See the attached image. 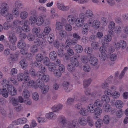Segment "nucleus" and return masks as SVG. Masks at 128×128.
<instances>
[{"mask_svg":"<svg viewBox=\"0 0 128 128\" xmlns=\"http://www.w3.org/2000/svg\"><path fill=\"white\" fill-rule=\"evenodd\" d=\"M117 89L116 86H112L110 87V89H108V92L107 91V93L108 94L110 95V96L114 98H118L120 96V94L119 92L116 91Z\"/></svg>","mask_w":128,"mask_h":128,"instance_id":"obj_1","label":"nucleus"},{"mask_svg":"<svg viewBox=\"0 0 128 128\" xmlns=\"http://www.w3.org/2000/svg\"><path fill=\"white\" fill-rule=\"evenodd\" d=\"M96 106L93 104H89L88 108L89 112L91 113H94L97 116H99L102 113V110L101 108H95Z\"/></svg>","mask_w":128,"mask_h":128,"instance_id":"obj_2","label":"nucleus"},{"mask_svg":"<svg viewBox=\"0 0 128 128\" xmlns=\"http://www.w3.org/2000/svg\"><path fill=\"white\" fill-rule=\"evenodd\" d=\"M64 24L60 22H57L56 23V29L60 30L59 32V38L60 40H62L64 37Z\"/></svg>","mask_w":128,"mask_h":128,"instance_id":"obj_3","label":"nucleus"},{"mask_svg":"<svg viewBox=\"0 0 128 128\" xmlns=\"http://www.w3.org/2000/svg\"><path fill=\"white\" fill-rule=\"evenodd\" d=\"M79 17V18H76L75 24L77 27L80 28L84 24V19L85 18L84 14L82 12L80 13Z\"/></svg>","mask_w":128,"mask_h":128,"instance_id":"obj_4","label":"nucleus"},{"mask_svg":"<svg viewBox=\"0 0 128 128\" xmlns=\"http://www.w3.org/2000/svg\"><path fill=\"white\" fill-rule=\"evenodd\" d=\"M103 46H101L99 49L100 51L101 54L100 56V60L102 61H104L106 59V53L107 52V50L106 47L104 46V45H102Z\"/></svg>","mask_w":128,"mask_h":128,"instance_id":"obj_5","label":"nucleus"},{"mask_svg":"<svg viewBox=\"0 0 128 128\" xmlns=\"http://www.w3.org/2000/svg\"><path fill=\"white\" fill-rule=\"evenodd\" d=\"M36 75L38 77L42 80V81L47 82L49 81V76L42 72L40 71H38L36 73Z\"/></svg>","mask_w":128,"mask_h":128,"instance_id":"obj_6","label":"nucleus"},{"mask_svg":"<svg viewBox=\"0 0 128 128\" xmlns=\"http://www.w3.org/2000/svg\"><path fill=\"white\" fill-rule=\"evenodd\" d=\"M0 14L2 16H5L8 10V5L6 3H3L0 6Z\"/></svg>","mask_w":128,"mask_h":128,"instance_id":"obj_7","label":"nucleus"},{"mask_svg":"<svg viewBox=\"0 0 128 128\" xmlns=\"http://www.w3.org/2000/svg\"><path fill=\"white\" fill-rule=\"evenodd\" d=\"M8 40V42L12 44H14L16 42L17 40V38L14 31H12L9 32Z\"/></svg>","mask_w":128,"mask_h":128,"instance_id":"obj_8","label":"nucleus"},{"mask_svg":"<svg viewBox=\"0 0 128 128\" xmlns=\"http://www.w3.org/2000/svg\"><path fill=\"white\" fill-rule=\"evenodd\" d=\"M126 46V42L123 40H120L119 42H116L114 44V47L117 50L119 49L120 48H124Z\"/></svg>","mask_w":128,"mask_h":128,"instance_id":"obj_9","label":"nucleus"},{"mask_svg":"<svg viewBox=\"0 0 128 128\" xmlns=\"http://www.w3.org/2000/svg\"><path fill=\"white\" fill-rule=\"evenodd\" d=\"M85 16L89 19L87 21V23L90 25L92 22V19L93 18L94 14L92 11L90 10H86L85 12Z\"/></svg>","mask_w":128,"mask_h":128,"instance_id":"obj_10","label":"nucleus"},{"mask_svg":"<svg viewBox=\"0 0 128 128\" xmlns=\"http://www.w3.org/2000/svg\"><path fill=\"white\" fill-rule=\"evenodd\" d=\"M111 104L112 106H116L118 109L122 108L124 106V104L122 101L120 100H112L111 102Z\"/></svg>","mask_w":128,"mask_h":128,"instance_id":"obj_11","label":"nucleus"},{"mask_svg":"<svg viewBox=\"0 0 128 128\" xmlns=\"http://www.w3.org/2000/svg\"><path fill=\"white\" fill-rule=\"evenodd\" d=\"M88 23L84 24L82 26L81 30L82 33L84 35H87L88 33L90 30V25Z\"/></svg>","mask_w":128,"mask_h":128,"instance_id":"obj_12","label":"nucleus"},{"mask_svg":"<svg viewBox=\"0 0 128 128\" xmlns=\"http://www.w3.org/2000/svg\"><path fill=\"white\" fill-rule=\"evenodd\" d=\"M108 89L106 90L104 92V94L102 95L101 98L102 101L106 103H108L110 101V99L109 96H110V95H108L107 93L108 91Z\"/></svg>","mask_w":128,"mask_h":128,"instance_id":"obj_13","label":"nucleus"},{"mask_svg":"<svg viewBox=\"0 0 128 128\" xmlns=\"http://www.w3.org/2000/svg\"><path fill=\"white\" fill-rule=\"evenodd\" d=\"M89 60L91 64L94 66H96V69L99 68V66L98 65V60L96 57H94L91 54Z\"/></svg>","mask_w":128,"mask_h":128,"instance_id":"obj_14","label":"nucleus"},{"mask_svg":"<svg viewBox=\"0 0 128 128\" xmlns=\"http://www.w3.org/2000/svg\"><path fill=\"white\" fill-rule=\"evenodd\" d=\"M34 43L36 46H38L39 47L42 48H44L46 45V42H43L41 41L38 38H36L35 40Z\"/></svg>","mask_w":128,"mask_h":128,"instance_id":"obj_15","label":"nucleus"},{"mask_svg":"<svg viewBox=\"0 0 128 128\" xmlns=\"http://www.w3.org/2000/svg\"><path fill=\"white\" fill-rule=\"evenodd\" d=\"M115 24L112 21L109 22L108 26V28L109 30L108 31V33L110 35H112L114 33V32L113 31L115 28Z\"/></svg>","mask_w":128,"mask_h":128,"instance_id":"obj_16","label":"nucleus"},{"mask_svg":"<svg viewBox=\"0 0 128 128\" xmlns=\"http://www.w3.org/2000/svg\"><path fill=\"white\" fill-rule=\"evenodd\" d=\"M10 94L12 96L16 95L17 93V90L14 86L12 85L7 88Z\"/></svg>","mask_w":128,"mask_h":128,"instance_id":"obj_17","label":"nucleus"},{"mask_svg":"<svg viewBox=\"0 0 128 128\" xmlns=\"http://www.w3.org/2000/svg\"><path fill=\"white\" fill-rule=\"evenodd\" d=\"M110 34L106 35L104 37L102 41V45H105L110 42L112 40V37Z\"/></svg>","mask_w":128,"mask_h":128,"instance_id":"obj_18","label":"nucleus"},{"mask_svg":"<svg viewBox=\"0 0 128 128\" xmlns=\"http://www.w3.org/2000/svg\"><path fill=\"white\" fill-rule=\"evenodd\" d=\"M67 123L68 124V125H70L71 126L74 128L75 127L77 128L79 126L78 120H70Z\"/></svg>","mask_w":128,"mask_h":128,"instance_id":"obj_19","label":"nucleus"},{"mask_svg":"<svg viewBox=\"0 0 128 128\" xmlns=\"http://www.w3.org/2000/svg\"><path fill=\"white\" fill-rule=\"evenodd\" d=\"M22 22L21 21H19L17 20H16L12 22L10 26V28L12 30H14L15 28L19 24H22Z\"/></svg>","mask_w":128,"mask_h":128,"instance_id":"obj_20","label":"nucleus"},{"mask_svg":"<svg viewBox=\"0 0 128 128\" xmlns=\"http://www.w3.org/2000/svg\"><path fill=\"white\" fill-rule=\"evenodd\" d=\"M102 109L105 112H108L111 110L112 107L109 104H104L103 106Z\"/></svg>","mask_w":128,"mask_h":128,"instance_id":"obj_21","label":"nucleus"},{"mask_svg":"<svg viewBox=\"0 0 128 128\" xmlns=\"http://www.w3.org/2000/svg\"><path fill=\"white\" fill-rule=\"evenodd\" d=\"M76 18L72 15L69 16L67 18V20L68 22L72 24H75Z\"/></svg>","mask_w":128,"mask_h":128,"instance_id":"obj_22","label":"nucleus"},{"mask_svg":"<svg viewBox=\"0 0 128 128\" xmlns=\"http://www.w3.org/2000/svg\"><path fill=\"white\" fill-rule=\"evenodd\" d=\"M64 45L62 43L60 44V48L58 50V55L60 57L64 56Z\"/></svg>","mask_w":128,"mask_h":128,"instance_id":"obj_23","label":"nucleus"},{"mask_svg":"<svg viewBox=\"0 0 128 128\" xmlns=\"http://www.w3.org/2000/svg\"><path fill=\"white\" fill-rule=\"evenodd\" d=\"M50 30L51 29L50 27L46 26L44 28V32L42 33V36L44 38H46V36L48 35V34Z\"/></svg>","mask_w":128,"mask_h":128,"instance_id":"obj_24","label":"nucleus"},{"mask_svg":"<svg viewBox=\"0 0 128 128\" xmlns=\"http://www.w3.org/2000/svg\"><path fill=\"white\" fill-rule=\"evenodd\" d=\"M94 105L96 108H100L103 105L102 102L100 100L97 99L94 101Z\"/></svg>","mask_w":128,"mask_h":128,"instance_id":"obj_25","label":"nucleus"},{"mask_svg":"<svg viewBox=\"0 0 128 128\" xmlns=\"http://www.w3.org/2000/svg\"><path fill=\"white\" fill-rule=\"evenodd\" d=\"M77 41L76 40L72 39L71 40L70 39H68L66 40V44L67 46L71 44L74 45L77 43Z\"/></svg>","mask_w":128,"mask_h":128,"instance_id":"obj_26","label":"nucleus"},{"mask_svg":"<svg viewBox=\"0 0 128 128\" xmlns=\"http://www.w3.org/2000/svg\"><path fill=\"white\" fill-rule=\"evenodd\" d=\"M62 105L61 104L54 105L52 107V109L54 112L59 111L62 108Z\"/></svg>","mask_w":128,"mask_h":128,"instance_id":"obj_27","label":"nucleus"},{"mask_svg":"<svg viewBox=\"0 0 128 128\" xmlns=\"http://www.w3.org/2000/svg\"><path fill=\"white\" fill-rule=\"evenodd\" d=\"M71 63L72 65L75 67L78 66L79 65V62L78 60L74 57L71 58Z\"/></svg>","mask_w":128,"mask_h":128,"instance_id":"obj_28","label":"nucleus"},{"mask_svg":"<svg viewBox=\"0 0 128 128\" xmlns=\"http://www.w3.org/2000/svg\"><path fill=\"white\" fill-rule=\"evenodd\" d=\"M92 24V26L96 29H98L100 25V22L98 20H94Z\"/></svg>","mask_w":128,"mask_h":128,"instance_id":"obj_29","label":"nucleus"},{"mask_svg":"<svg viewBox=\"0 0 128 128\" xmlns=\"http://www.w3.org/2000/svg\"><path fill=\"white\" fill-rule=\"evenodd\" d=\"M44 22V20L43 18L40 16L38 17L36 21V23L37 25L38 26L42 25Z\"/></svg>","mask_w":128,"mask_h":128,"instance_id":"obj_30","label":"nucleus"},{"mask_svg":"<svg viewBox=\"0 0 128 128\" xmlns=\"http://www.w3.org/2000/svg\"><path fill=\"white\" fill-rule=\"evenodd\" d=\"M18 47L20 48H25L26 44L25 42L22 40H20L17 44Z\"/></svg>","mask_w":128,"mask_h":128,"instance_id":"obj_31","label":"nucleus"},{"mask_svg":"<svg viewBox=\"0 0 128 128\" xmlns=\"http://www.w3.org/2000/svg\"><path fill=\"white\" fill-rule=\"evenodd\" d=\"M88 109L85 108H82L79 112V113L82 116H86L88 114Z\"/></svg>","mask_w":128,"mask_h":128,"instance_id":"obj_32","label":"nucleus"},{"mask_svg":"<svg viewBox=\"0 0 128 128\" xmlns=\"http://www.w3.org/2000/svg\"><path fill=\"white\" fill-rule=\"evenodd\" d=\"M9 101L14 106H16L18 104L17 100H16L12 96L9 97Z\"/></svg>","mask_w":128,"mask_h":128,"instance_id":"obj_33","label":"nucleus"},{"mask_svg":"<svg viewBox=\"0 0 128 128\" xmlns=\"http://www.w3.org/2000/svg\"><path fill=\"white\" fill-rule=\"evenodd\" d=\"M49 57L50 60H54L56 58L57 54L55 52L52 51L50 53Z\"/></svg>","mask_w":128,"mask_h":128,"instance_id":"obj_34","label":"nucleus"},{"mask_svg":"<svg viewBox=\"0 0 128 128\" xmlns=\"http://www.w3.org/2000/svg\"><path fill=\"white\" fill-rule=\"evenodd\" d=\"M92 80L90 78H88L84 80L83 82V86L85 88L88 87L91 84Z\"/></svg>","mask_w":128,"mask_h":128,"instance_id":"obj_35","label":"nucleus"},{"mask_svg":"<svg viewBox=\"0 0 128 128\" xmlns=\"http://www.w3.org/2000/svg\"><path fill=\"white\" fill-rule=\"evenodd\" d=\"M46 38L47 40L50 43H51L53 42L54 40V34L52 33L46 36Z\"/></svg>","mask_w":128,"mask_h":128,"instance_id":"obj_36","label":"nucleus"},{"mask_svg":"<svg viewBox=\"0 0 128 128\" xmlns=\"http://www.w3.org/2000/svg\"><path fill=\"white\" fill-rule=\"evenodd\" d=\"M89 57L88 56H85L84 55L82 56L80 60L82 62L84 63H87L88 62L89 60Z\"/></svg>","mask_w":128,"mask_h":128,"instance_id":"obj_37","label":"nucleus"},{"mask_svg":"<svg viewBox=\"0 0 128 128\" xmlns=\"http://www.w3.org/2000/svg\"><path fill=\"white\" fill-rule=\"evenodd\" d=\"M91 46L92 49L97 50L98 49L100 46L98 42H93L91 44Z\"/></svg>","mask_w":128,"mask_h":128,"instance_id":"obj_38","label":"nucleus"},{"mask_svg":"<svg viewBox=\"0 0 128 128\" xmlns=\"http://www.w3.org/2000/svg\"><path fill=\"white\" fill-rule=\"evenodd\" d=\"M26 24L27 22H24L23 25V26L22 27V30L25 32H28L30 31V29L29 28L28 26L26 25Z\"/></svg>","mask_w":128,"mask_h":128,"instance_id":"obj_39","label":"nucleus"},{"mask_svg":"<svg viewBox=\"0 0 128 128\" xmlns=\"http://www.w3.org/2000/svg\"><path fill=\"white\" fill-rule=\"evenodd\" d=\"M74 49L76 52L78 53H81L83 50V48L82 46L78 44H77L75 46Z\"/></svg>","mask_w":128,"mask_h":128,"instance_id":"obj_40","label":"nucleus"},{"mask_svg":"<svg viewBox=\"0 0 128 128\" xmlns=\"http://www.w3.org/2000/svg\"><path fill=\"white\" fill-rule=\"evenodd\" d=\"M14 44H12L11 43L10 44L8 41L6 42V45L8 46H9V48L10 49L12 50H15L16 48V46Z\"/></svg>","mask_w":128,"mask_h":128,"instance_id":"obj_41","label":"nucleus"},{"mask_svg":"<svg viewBox=\"0 0 128 128\" xmlns=\"http://www.w3.org/2000/svg\"><path fill=\"white\" fill-rule=\"evenodd\" d=\"M2 84L4 87H5L6 88H7V89L8 88L10 87V86H12V85L10 84L8 80L6 79L4 80H2Z\"/></svg>","mask_w":128,"mask_h":128,"instance_id":"obj_42","label":"nucleus"},{"mask_svg":"<svg viewBox=\"0 0 128 128\" xmlns=\"http://www.w3.org/2000/svg\"><path fill=\"white\" fill-rule=\"evenodd\" d=\"M6 15L4 16H6V18L7 21L8 22H10L12 20V15L11 14L7 12L6 14Z\"/></svg>","mask_w":128,"mask_h":128,"instance_id":"obj_43","label":"nucleus"},{"mask_svg":"<svg viewBox=\"0 0 128 128\" xmlns=\"http://www.w3.org/2000/svg\"><path fill=\"white\" fill-rule=\"evenodd\" d=\"M28 40L30 41H33L36 38L34 34L29 33L27 36Z\"/></svg>","mask_w":128,"mask_h":128,"instance_id":"obj_44","label":"nucleus"},{"mask_svg":"<svg viewBox=\"0 0 128 128\" xmlns=\"http://www.w3.org/2000/svg\"><path fill=\"white\" fill-rule=\"evenodd\" d=\"M15 5L16 7L19 9H21L23 7V5L22 2L19 0L15 2Z\"/></svg>","mask_w":128,"mask_h":128,"instance_id":"obj_45","label":"nucleus"},{"mask_svg":"<svg viewBox=\"0 0 128 128\" xmlns=\"http://www.w3.org/2000/svg\"><path fill=\"white\" fill-rule=\"evenodd\" d=\"M8 80L9 82L13 84L14 85H17L18 84L16 79L13 78H9Z\"/></svg>","mask_w":128,"mask_h":128,"instance_id":"obj_46","label":"nucleus"},{"mask_svg":"<svg viewBox=\"0 0 128 128\" xmlns=\"http://www.w3.org/2000/svg\"><path fill=\"white\" fill-rule=\"evenodd\" d=\"M100 22L102 25L104 26H106L108 22L107 19L105 17H102L101 18Z\"/></svg>","mask_w":128,"mask_h":128,"instance_id":"obj_47","label":"nucleus"},{"mask_svg":"<svg viewBox=\"0 0 128 128\" xmlns=\"http://www.w3.org/2000/svg\"><path fill=\"white\" fill-rule=\"evenodd\" d=\"M37 84L39 88H42L44 87V84L43 82L40 81L39 80H36Z\"/></svg>","mask_w":128,"mask_h":128,"instance_id":"obj_48","label":"nucleus"},{"mask_svg":"<svg viewBox=\"0 0 128 128\" xmlns=\"http://www.w3.org/2000/svg\"><path fill=\"white\" fill-rule=\"evenodd\" d=\"M76 98L80 102H86L87 101V98L84 95L81 96L80 98Z\"/></svg>","mask_w":128,"mask_h":128,"instance_id":"obj_49","label":"nucleus"},{"mask_svg":"<svg viewBox=\"0 0 128 128\" xmlns=\"http://www.w3.org/2000/svg\"><path fill=\"white\" fill-rule=\"evenodd\" d=\"M28 16L27 12L24 11L22 12L20 14V18L22 19H25Z\"/></svg>","mask_w":128,"mask_h":128,"instance_id":"obj_50","label":"nucleus"},{"mask_svg":"<svg viewBox=\"0 0 128 128\" xmlns=\"http://www.w3.org/2000/svg\"><path fill=\"white\" fill-rule=\"evenodd\" d=\"M1 93L2 96L5 98H7L8 96V94L6 88H3L2 90Z\"/></svg>","mask_w":128,"mask_h":128,"instance_id":"obj_51","label":"nucleus"},{"mask_svg":"<svg viewBox=\"0 0 128 128\" xmlns=\"http://www.w3.org/2000/svg\"><path fill=\"white\" fill-rule=\"evenodd\" d=\"M20 63L22 68L24 70L25 69L27 66V64L25 62V60H21Z\"/></svg>","mask_w":128,"mask_h":128,"instance_id":"obj_52","label":"nucleus"},{"mask_svg":"<svg viewBox=\"0 0 128 128\" xmlns=\"http://www.w3.org/2000/svg\"><path fill=\"white\" fill-rule=\"evenodd\" d=\"M109 87V84L106 82H104L102 83L101 85V87L104 90H108Z\"/></svg>","mask_w":128,"mask_h":128,"instance_id":"obj_53","label":"nucleus"},{"mask_svg":"<svg viewBox=\"0 0 128 128\" xmlns=\"http://www.w3.org/2000/svg\"><path fill=\"white\" fill-rule=\"evenodd\" d=\"M43 58V56L41 54H38L36 56V60L41 62Z\"/></svg>","mask_w":128,"mask_h":128,"instance_id":"obj_54","label":"nucleus"},{"mask_svg":"<svg viewBox=\"0 0 128 128\" xmlns=\"http://www.w3.org/2000/svg\"><path fill=\"white\" fill-rule=\"evenodd\" d=\"M24 75L22 73H20L17 75V78L18 80L19 81H22L24 79Z\"/></svg>","mask_w":128,"mask_h":128,"instance_id":"obj_55","label":"nucleus"},{"mask_svg":"<svg viewBox=\"0 0 128 128\" xmlns=\"http://www.w3.org/2000/svg\"><path fill=\"white\" fill-rule=\"evenodd\" d=\"M102 120H96L95 123V125L96 128H100L102 124Z\"/></svg>","mask_w":128,"mask_h":128,"instance_id":"obj_56","label":"nucleus"},{"mask_svg":"<svg viewBox=\"0 0 128 128\" xmlns=\"http://www.w3.org/2000/svg\"><path fill=\"white\" fill-rule=\"evenodd\" d=\"M38 50L36 46L35 45L32 46L30 48V50L32 52H36L38 51Z\"/></svg>","mask_w":128,"mask_h":128,"instance_id":"obj_57","label":"nucleus"},{"mask_svg":"<svg viewBox=\"0 0 128 128\" xmlns=\"http://www.w3.org/2000/svg\"><path fill=\"white\" fill-rule=\"evenodd\" d=\"M90 66L88 64H85L83 67V69L84 71L86 72H88L90 70Z\"/></svg>","mask_w":128,"mask_h":128,"instance_id":"obj_58","label":"nucleus"},{"mask_svg":"<svg viewBox=\"0 0 128 128\" xmlns=\"http://www.w3.org/2000/svg\"><path fill=\"white\" fill-rule=\"evenodd\" d=\"M23 95L25 98H28L30 96L29 92L27 90H24L23 91Z\"/></svg>","mask_w":128,"mask_h":128,"instance_id":"obj_59","label":"nucleus"},{"mask_svg":"<svg viewBox=\"0 0 128 128\" xmlns=\"http://www.w3.org/2000/svg\"><path fill=\"white\" fill-rule=\"evenodd\" d=\"M20 53L22 55H25L28 53V48L26 47L24 48H20Z\"/></svg>","mask_w":128,"mask_h":128,"instance_id":"obj_60","label":"nucleus"},{"mask_svg":"<svg viewBox=\"0 0 128 128\" xmlns=\"http://www.w3.org/2000/svg\"><path fill=\"white\" fill-rule=\"evenodd\" d=\"M117 58V56L116 54H111L110 57V59L112 61L116 60Z\"/></svg>","mask_w":128,"mask_h":128,"instance_id":"obj_61","label":"nucleus"},{"mask_svg":"<svg viewBox=\"0 0 128 128\" xmlns=\"http://www.w3.org/2000/svg\"><path fill=\"white\" fill-rule=\"evenodd\" d=\"M84 52L86 53L90 54L93 52V50L90 47L87 46L85 48Z\"/></svg>","mask_w":128,"mask_h":128,"instance_id":"obj_62","label":"nucleus"},{"mask_svg":"<svg viewBox=\"0 0 128 128\" xmlns=\"http://www.w3.org/2000/svg\"><path fill=\"white\" fill-rule=\"evenodd\" d=\"M59 10H64V6L63 4L61 2L58 3L56 4Z\"/></svg>","mask_w":128,"mask_h":128,"instance_id":"obj_63","label":"nucleus"},{"mask_svg":"<svg viewBox=\"0 0 128 128\" xmlns=\"http://www.w3.org/2000/svg\"><path fill=\"white\" fill-rule=\"evenodd\" d=\"M54 75L57 77H60L61 75V71L58 69H56L54 71Z\"/></svg>","mask_w":128,"mask_h":128,"instance_id":"obj_64","label":"nucleus"}]
</instances>
